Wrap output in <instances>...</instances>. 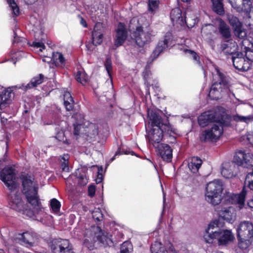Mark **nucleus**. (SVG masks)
I'll return each mask as SVG.
<instances>
[{"instance_id": "nucleus-51", "label": "nucleus", "mask_w": 253, "mask_h": 253, "mask_svg": "<svg viewBox=\"0 0 253 253\" xmlns=\"http://www.w3.org/2000/svg\"><path fill=\"white\" fill-rule=\"evenodd\" d=\"M184 52L186 54L189 55L191 57H192L193 59L194 60H195V61H198L199 56H198V55H197V53L195 52H194V51H192V50H189L188 49H186L184 50Z\"/></svg>"}, {"instance_id": "nucleus-52", "label": "nucleus", "mask_w": 253, "mask_h": 253, "mask_svg": "<svg viewBox=\"0 0 253 253\" xmlns=\"http://www.w3.org/2000/svg\"><path fill=\"white\" fill-rule=\"evenodd\" d=\"M32 46L36 48H39V50L41 52L45 48V45L41 42H33Z\"/></svg>"}, {"instance_id": "nucleus-12", "label": "nucleus", "mask_w": 253, "mask_h": 253, "mask_svg": "<svg viewBox=\"0 0 253 253\" xmlns=\"http://www.w3.org/2000/svg\"><path fill=\"white\" fill-rule=\"evenodd\" d=\"M134 36L136 44L141 47L150 42L151 41V37L154 35L149 29L144 31L142 28L139 26L137 27Z\"/></svg>"}, {"instance_id": "nucleus-10", "label": "nucleus", "mask_w": 253, "mask_h": 253, "mask_svg": "<svg viewBox=\"0 0 253 253\" xmlns=\"http://www.w3.org/2000/svg\"><path fill=\"white\" fill-rule=\"evenodd\" d=\"M0 178L11 191L16 187V173L12 167L7 166L0 172Z\"/></svg>"}, {"instance_id": "nucleus-1", "label": "nucleus", "mask_w": 253, "mask_h": 253, "mask_svg": "<svg viewBox=\"0 0 253 253\" xmlns=\"http://www.w3.org/2000/svg\"><path fill=\"white\" fill-rule=\"evenodd\" d=\"M223 184L220 180H214L207 184L205 192V200L212 205L220 204L222 200L225 202L237 205L239 210L245 206L246 193L244 190L239 194L226 192L222 196Z\"/></svg>"}, {"instance_id": "nucleus-7", "label": "nucleus", "mask_w": 253, "mask_h": 253, "mask_svg": "<svg viewBox=\"0 0 253 253\" xmlns=\"http://www.w3.org/2000/svg\"><path fill=\"white\" fill-rule=\"evenodd\" d=\"M204 239L208 243H212L217 239L219 245H224L233 241L234 236L230 230H223L205 234Z\"/></svg>"}, {"instance_id": "nucleus-47", "label": "nucleus", "mask_w": 253, "mask_h": 253, "mask_svg": "<svg viewBox=\"0 0 253 253\" xmlns=\"http://www.w3.org/2000/svg\"><path fill=\"white\" fill-rule=\"evenodd\" d=\"M78 178L79 184L81 186H84L88 182V179L85 173L79 176Z\"/></svg>"}, {"instance_id": "nucleus-17", "label": "nucleus", "mask_w": 253, "mask_h": 253, "mask_svg": "<svg viewBox=\"0 0 253 253\" xmlns=\"http://www.w3.org/2000/svg\"><path fill=\"white\" fill-rule=\"evenodd\" d=\"M127 37V33L125 25L120 23L116 29V34L114 38V45L116 47L121 46Z\"/></svg>"}, {"instance_id": "nucleus-39", "label": "nucleus", "mask_w": 253, "mask_h": 253, "mask_svg": "<svg viewBox=\"0 0 253 253\" xmlns=\"http://www.w3.org/2000/svg\"><path fill=\"white\" fill-rule=\"evenodd\" d=\"M69 156L67 154H65L61 158V161L62 162L61 168L62 170L64 171H68L69 168L68 167V160Z\"/></svg>"}, {"instance_id": "nucleus-45", "label": "nucleus", "mask_w": 253, "mask_h": 253, "mask_svg": "<svg viewBox=\"0 0 253 253\" xmlns=\"http://www.w3.org/2000/svg\"><path fill=\"white\" fill-rule=\"evenodd\" d=\"M218 222L217 220H214L211 222L209 224V226L207 229L206 230V233L205 234H207L208 233H212V232H214L212 231V230L218 227Z\"/></svg>"}, {"instance_id": "nucleus-15", "label": "nucleus", "mask_w": 253, "mask_h": 253, "mask_svg": "<svg viewBox=\"0 0 253 253\" xmlns=\"http://www.w3.org/2000/svg\"><path fill=\"white\" fill-rule=\"evenodd\" d=\"M238 171V167L233 162H224L220 168V172L225 178H231L235 176Z\"/></svg>"}, {"instance_id": "nucleus-16", "label": "nucleus", "mask_w": 253, "mask_h": 253, "mask_svg": "<svg viewBox=\"0 0 253 253\" xmlns=\"http://www.w3.org/2000/svg\"><path fill=\"white\" fill-rule=\"evenodd\" d=\"M220 120L216 112L212 111L205 112L198 118V123L202 127L208 126L210 123L215 122L217 123Z\"/></svg>"}, {"instance_id": "nucleus-50", "label": "nucleus", "mask_w": 253, "mask_h": 253, "mask_svg": "<svg viewBox=\"0 0 253 253\" xmlns=\"http://www.w3.org/2000/svg\"><path fill=\"white\" fill-rule=\"evenodd\" d=\"M184 52L186 54L189 55L191 57H192L193 59L194 60H195V61H198L199 56H198V55H197V53L195 52H194V51H192V50H189L188 49H186L184 50Z\"/></svg>"}, {"instance_id": "nucleus-28", "label": "nucleus", "mask_w": 253, "mask_h": 253, "mask_svg": "<svg viewBox=\"0 0 253 253\" xmlns=\"http://www.w3.org/2000/svg\"><path fill=\"white\" fill-rule=\"evenodd\" d=\"M217 21L219 24V31L220 34L224 39H229L231 36L230 28L221 19H217Z\"/></svg>"}, {"instance_id": "nucleus-18", "label": "nucleus", "mask_w": 253, "mask_h": 253, "mask_svg": "<svg viewBox=\"0 0 253 253\" xmlns=\"http://www.w3.org/2000/svg\"><path fill=\"white\" fill-rule=\"evenodd\" d=\"M228 19L230 25L234 29L236 36L240 39L246 37L247 36L246 32L242 28V24L239 19L236 17L232 15L230 16Z\"/></svg>"}, {"instance_id": "nucleus-53", "label": "nucleus", "mask_w": 253, "mask_h": 253, "mask_svg": "<svg viewBox=\"0 0 253 253\" xmlns=\"http://www.w3.org/2000/svg\"><path fill=\"white\" fill-rule=\"evenodd\" d=\"M88 195L90 197H93L95 195V187L94 185H90L88 188Z\"/></svg>"}, {"instance_id": "nucleus-32", "label": "nucleus", "mask_w": 253, "mask_h": 253, "mask_svg": "<svg viewBox=\"0 0 253 253\" xmlns=\"http://www.w3.org/2000/svg\"><path fill=\"white\" fill-rule=\"evenodd\" d=\"M64 104L67 110H71L73 108L74 100L68 91H65L64 94Z\"/></svg>"}, {"instance_id": "nucleus-3", "label": "nucleus", "mask_w": 253, "mask_h": 253, "mask_svg": "<svg viewBox=\"0 0 253 253\" xmlns=\"http://www.w3.org/2000/svg\"><path fill=\"white\" fill-rule=\"evenodd\" d=\"M96 243L106 246L111 245L112 241L108 233L98 226H94L85 231L84 243L89 250H92Z\"/></svg>"}, {"instance_id": "nucleus-54", "label": "nucleus", "mask_w": 253, "mask_h": 253, "mask_svg": "<svg viewBox=\"0 0 253 253\" xmlns=\"http://www.w3.org/2000/svg\"><path fill=\"white\" fill-rule=\"evenodd\" d=\"M246 59L250 61V63L253 62V51H248L246 52Z\"/></svg>"}, {"instance_id": "nucleus-19", "label": "nucleus", "mask_w": 253, "mask_h": 253, "mask_svg": "<svg viewBox=\"0 0 253 253\" xmlns=\"http://www.w3.org/2000/svg\"><path fill=\"white\" fill-rule=\"evenodd\" d=\"M157 150L164 161L167 162L171 161L172 158V150L169 145L161 143L158 146Z\"/></svg>"}, {"instance_id": "nucleus-21", "label": "nucleus", "mask_w": 253, "mask_h": 253, "mask_svg": "<svg viewBox=\"0 0 253 253\" xmlns=\"http://www.w3.org/2000/svg\"><path fill=\"white\" fill-rule=\"evenodd\" d=\"M103 29L100 23L96 24L92 33V43L95 46L100 44L103 42Z\"/></svg>"}, {"instance_id": "nucleus-5", "label": "nucleus", "mask_w": 253, "mask_h": 253, "mask_svg": "<svg viewBox=\"0 0 253 253\" xmlns=\"http://www.w3.org/2000/svg\"><path fill=\"white\" fill-rule=\"evenodd\" d=\"M239 247L242 249L248 248L253 240V224L248 221L241 222L237 228Z\"/></svg>"}, {"instance_id": "nucleus-26", "label": "nucleus", "mask_w": 253, "mask_h": 253, "mask_svg": "<svg viewBox=\"0 0 253 253\" xmlns=\"http://www.w3.org/2000/svg\"><path fill=\"white\" fill-rule=\"evenodd\" d=\"M218 214L220 217L228 222L233 221L236 215L235 210L231 207L221 210Z\"/></svg>"}, {"instance_id": "nucleus-42", "label": "nucleus", "mask_w": 253, "mask_h": 253, "mask_svg": "<svg viewBox=\"0 0 253 253\" xmlns=\"http://www.w3.org/2000/svg\"><path fill=\"white\" fill-rule=\"evenodd\" d=\"M73 118L75 119L79 118V120L76 122L77 125L76 126H75V134L76 135H78L79 132L77 130V128H78V126L80 125V123L82 121V120H84V116H83V115H82L80 113H76L74 115V116H73Z\"/></svg>"}, {"instance_id": "nucleus-38", "label": "nucleus", "mask_w": 253, "mask_h": 253, "mask_svg": "<svg viewBox=\"0 0 253 253\" xmlns=\"http://www.w3.org/2000/svg\"><path fill=\"white\" fill-rule=\"evenodd\" d=\"M50 207L54 212L57 213L60 210L61 204L56 199H52L50 201Z\"/></svg>"}, {"instance_id": "nucleus-55", "label": "nucleus", "mask_w": 253, "mask_h": 253, "mask_svg": "<svg viewBox=\"0 0 253 253\" xmlns=\"http://www.w3.org/2000/svg\"><path fill=\"white\" fill-rule=\"evenodd\" d=\"M243 122L249 123L253 121V115H249L247 116H243Z\"/></svg>"}, {"instance_id": "nucleus-36", "label": "nucleus", "mask_w": 253, "mask_h": 253, "mask_svg": "<svg viewBox=\"0 0 253 253\" xmlns=\"http://www.w3.org/2000/svg\"><path fill=\"white\" fill-rule=\"evenodd\" d=\"M10 10L12 11L13 16H17L20 14V10L17 4L14 0H7Z\"/></svg>"}, {"instance_id": "nucleus-46", "label": "nucleus", "mask_w": 253, "mask_h": 253, "mask_svg": "<svg viewBox=\"0 0 253 253\" xmlns=\"http://www.w3.org/2000/svg\"><path fill=\"white\" fill-rule=\"evenodd\" d=\"M56 138L60 141L66 144H69V142L65 136L64 132L62 131L59 132L56 136Z\"/></svg>"}, {"instance_id": "nucleus-25", "label": "nucleus", "mask_w": 253, "mask_h": 253, "mask_svg": "<svg viewBox=\"0 0 253 253\" xmlns=\"http://www.w3.org/2000/svg\"><path fill=\"white\" fill-rule=\"evenodd\" d=\"M9 205L11 209L15 211H22L23 214H24V211L26 209L21 198L17 195H14L12 198L11 201L9 202Z\"/></svg>"}, {"instance_id": "nucleus-22", "label": "nucleus", "mask_w": 253, "mask_h": 253, "mask_svg": "<svg viewBox=\"0 0 253 253\" xmlns=\"http://www.w3.org/2000/svg\"><path fill=\"white\" fill-rule=\"evenodd\" d=\"M18 239L21 240L26 246H33L37 240L36 234L31 232H26L22 234H19Z\"/></svg>"}, {"instance_id": "nucleus-11", "label": "nucleus", "mask_w": 253, "mask_h": 253, "mask_svg": "<svg viewBox=\"0 0 253 253\" xmlns=\"http://www.w3.org/2000/svg\"><path fill=\"white\" fill-rule=\"evenodd\" d=\"M21 178L22 181L23 192L24 194L38 192V183L33 175L22 174Z\"/></svg>"}, {"instance_id": "nucleus-37", "label": "nucleus", "mask_w": 253, "mask_h": 253, "mask_svg": "<svg viewBox=\"0 0 253 253\" xmlns=\"http://www.w3.org/2000/svg\"><path fill=\"white\" fill-rule=\"evenodd\" d=\"M159 4V0H149L148 10L152 13H155L158 9Z\"/></svg>"}, {"instance_id": "nucleus-4", "label": "nucleus", "mask_w": 253, "mask_h": 253, "mask_svg": "<svg viewBox=\"0 0 253 253\" xmlns=\"http://www.w3.org/2000/svg\"><path fill=\"white\" fill-rule=\"evenodd\" d=\"M233 162L238 166H242L247 168L251 167L252 168V171L249 172L246 176L245 184L251 190H253V154L250 153H246L242 150H239L236 152Z\"/></svg>"}, {"instance_id": "nucleus-61", "label": "nucleus", "mask_w": 253, "mask_h": 253, "mask_svg": "<svg viewBox=\"0 0 253 253\" xmlns=\"http://www.w3.org/2000/svg\"><path fill=\"white\" fill-rule=\"evenodd\" d=\"M81 20H80V23L81 25H83V26L84 28H86L87 27V24L85 21V20L82 17H80Z\"/></svg>"}, {"instance_id": "nucleus-59", "label": "nucleus", "mask_w": 253, "mask_h": 253, "mask_svg": "<svg viewBox=\"0 0 253 253\" xmlns=\"http://www.w3.org/2000/svg\"><path fill=\"white\" fill-rule=\"evenodd\" d=\"M103 179V176L102 174L98 173L97 177L96 179V182L97 183H100L102 182Z\"/></svg>"}, {"instance_id": "nucleus-29", "label": "nucleus", "mask_w": 253, "mask_h": 253, "mask_svg": "<svg viewBox=\"0 0 253 253\" xmlns=\"http://www.w3.org/2000/svg\"><path fill=\"white\" fill-rule=\"evenodd\" d=\"M202 164V161L201 159L197 157H193L191 158L188 163V167L191 172L196 173L198 171Z\"/></svg>"}, {"instance_id": "nucleus-27", "label": "nucleus", "mask_w": 253, "mask_h": 253, "mask_svg": "<svg viewBox=\"0 0 253 253\" xmlns=\"http://www.w3.org/2000/svg\"><path fill=\"white\" fill-rule=\"evenodd\" d=\"M13 90L11 87L7 88L0 94V106L9 104L13 98Z\"/></svg>"}, {"instance_id": "nucleus-35", "label": "nucleus", "mask_w": 253, "mask_h": 253, "mask_svg": "<svg viewBox=\"0 0 253 253\" xmlns=\"http://www.w3.org/2000/svg\"><path fill=\"white\" fill-rule=\"evenodd\" d=\"M75 79L78 82L84 85L87 82L88 77L84 71H79L75 75Z\"/></svg>"}, {"instance_id": "nucleus-34", "label": "nucleus", "mask_w": 253, "mask_h": 253, "mask_svg": "<svg viewBox=\"0 0 253 253\" xmlns=\"http://www.w3.org/2000/svg\"><path fill=\"white\" fill-rule=\"evenodd\" d=\"M185 21L189 28H192L198 22L199 19L197 17L195 16H191L188 12H186Z\"/></svg>"}, {"instance_id": "nucleus-64", "label": "nucleus", "mask_w": 253, "mask_h": 253, "mask_svg": "<svg viewBox=\"0 0 253 253\" xmlns=\"http://www.w3.org/2000/svg\"><path fill=\"white\" fill-rule=\"evenodd\" d=\"M37 0H27V2L29 4H32L35 2Z\"/></svg>"}, {"instance_id": "nucleus-58", "label": "nucleus", "mask_w": 253, "mask_h": 253, "mask_svg": "<svg viewBox=\"0 0 253 253\" xmlns=\"http://www.w3.org/2000/svg\"><path fill=\"white\" fill-rule=\"evenodd\" d=\"M93 45H94L93 43H88L86 44V47L90 52H91L94 49Z\"/></svg>"}, {"instance_id": "nucleus-9", "label": "nucleus", "mask_w": 253, "mask_h": 253, "mask_svg": "<svg viewBox=\"0 0 253 253\" xmlns=\"http://www.w3.org/2000/svg\"><path fill=\"white\" fill-rule=\"evenodd\" d=\"M223 127L219 122L213 124L211 129L203 131L200 138L202 141L210 140L215 141L218 140L223 133Z\"/></svg>"}, {"instance_id": "nucleus-40", "label": "nucleus", "mask_w": 253, "mask_h": 253, "mask_svg": "<svg viewBox=\"0 0 253 253\" xmlns=\"http://www.w3.org/2000/svg\"><path fill=\"white\" fill-rule=\"evenodd\" d=\"M132 250V245L129 242H124L121 247V253H129Z\"/></svg>"}, {"instance_id": "nucleus-2", "label": "nucleus", "mask_w": 253, "mask_h": 253, "mask_svg": "<svg viewBox=\"0 0 253 253\" xmlns=\"http://www.w3.org/2000/svg\"><path fill=\"white\" fill-rule=\"evenodd\" d=\"M159 110H148V127L150 126L151 128L148 131L147 136L149 142L154 145V143H159L162 140L164 132L169 133L173 131L172 126L168 122H163Z\"/></svg>"}, {"instance_id": "nucleus-49", "label": "nucleus", "mask_w": 253, "mask_h": 253, "mask_svg": "<svg viewBox=\"0 0 253 253\" xmlns=\"http://www.w3.org/2000/svg\"><path fill=\"white\" fill-rule=\"evenodd\" d=\"M230 98L231 103L235 106H238L239 104L243 103V101L242 100H240L235 97V94L234 93H232V94L230 95Z\"/></svg>"}, {"instance_id": "nucleus-60", "label": "nucleus", "mask_w": 253, "mask_h": 253, "mask_svg": "<svg viewBox=\"0 0 253 253\" xmlns=\"http://www.w3.org/2000/svg\"><path fill=\"white\" fill-rule=\"evenodd\" d=\"M247 137L250 143L253 144V134L252 133H249Z\"/></svg>"}, {"instance_id": "nucleus-24", "label": "nucleus", "mask_w": 253, "mask_h": 253, "mask_svg": "<svg viewBox=\"0 0 253 253\" xmlns=\"http://www.w3.org/2000/svg\"><path fill=\"white\" fill-rule=\"evenodd\" d=\"M44 77L42 75L40 74L39 76H36L32 79L30 82L26 85L24 86L23 84L20 85H16L15 88L22 89L23 90H27L34 87L37 86L38 85L42 84L43 82Z\"/></svg>"}, {"instance_id": "nucleus-43", "label": "nucleus", "mask_w": 253, "mask_h": 253, "mask_svg": "<svg viewBox=\"0 0 253 253\" xmlns=\"http://www.w3.org/2000/svg\"><path fill=\"white\" fill-rule=\"evenodd\" d=\"M201 30L204 33H211V32H215L216 28L212 24H208L203 26Z\"/></svg>"}, {"instance_id": "nucleus-41", "label": "nucleus", "mask_w": 253, "mask_h": 253, "mask_svg": "<svg viewBox=\"0 0 253 253\" xmlns=\"http://www.w3.org/2000/svg\"><path fill=\"white\" fill-rule=\"evenodd\" d=\"M93 218L97 221H100L103 218V214L100 209H95L92 212Z\"/></svg>"}, {"instance_id": "nucleus-62", "label": "nucleus", "mask_w": 253, "mask_h": 253, "mask_svg": "<svg viewBox=\"0 0 253 253\" xmlns=\"http://www.w3.org/2000/svg\"><path fill=\"white\" fill-rule=\"evenodd\" d=\"M248 205L250 208H253V197L248 201Z\"/></svg>"}, {"instance_id": "nucleus-48", "label": "nucleus", "mask_w": 253, "mask_h": 253, "mask_svg": "<svg viewBox=\"0 0 253 253\" xmlns=\"http://www.w3.org/2000/svg\"><path fill=\"white\" fill-rule=\"evenodd\" d=\"M105 66L107 73L110 77H111V72L112 70V62L110 58H107L105 63Z\"/></svg>"}, {"instance_id": "nucleus-23", "label": "nucleus", "mask_w": 253, "mask_h": 253, "mask_svg": "<svg viewBox=\"0 0 253 253\" xmlns=\"http://www.w3.org/2000/svg\"><path fill=\"white\" fill-rule=\"evenodd\" d=\"M173 250V247L170 243L168 244L167 246H165L160 242H155L151 247L152 253H169Z\"/></svg>"}, {"instance_id": "nucleus-63", "label": "nucleus", "mask_w": 253, "mask_h": 253, "mask_svg": "<svg viewBox=\"0 0 253 253\" xmlns=\"http://www.w3.org/2000/svg\"><path fill=\"white\" fill-rule=\"evenodd\" d=\"M90 127L91 128H94L93 129V134H97V129L95 128V126L93 125V124H91L90 126Z\"/></svg>"}, {"instance_id": "nucleus-57", "label": "nucleus", "mask_w": 253, "mask_h": 253, "mask_svg": "<svg viewBox=\"0 0 253 253\" xmlns=\"http://www.w3.org/2000/svg\"><path fill=\"white\" fill-rule=\"evenodd\" d=\"M6 116H8L6 113H2L0 114V120L2 124H4L7 120V117Z\"/></svg>"}, {"instance_id": "nucleus-14", "label": "nucleus", "mask_w": 253, "mask_h": 253, "mask_svg": "<svg viewBox=\"0 0 253 253\" xmlns=\"http://www.w3.org/2000/svg\"><path fill=\"white\" fill-rule=\"evenodd\" d=\"M172 36L171 33H167L164 37V40L160 41L158 45L151 55L153 59L156 58L159 54L164 50L171 45Z\"/></svg>"}, {"instance_id": "nucleus-6", "label": "nucleus", "mask_w": 253, "mask_h": 253, "mask_svg": "<svg viewBox=\"0 0 253 253\" xmlns=\"http://www.w3.org/2000/svg\"><path fill=\"white\" fill-rule=\"evenodd\" d=\"M216 73L214 74L213 78L216 80L211 85L209 91V96L213 100L218 99L220 97V93L223 89L228 87L227 81L223 75L217 68H215Z\"/></svg>"}, {"instance_id": "nucleus-20", "label": "nucleus", "mask_w": 253, "mask_h": 253, "mask_svg": "<svg viewBox=\"0 0 253 253\" xmlns=\"http://www.w3.org/2000/svg\"><path fill=\"white\" fill-rule=\"evenodd\" d=\"M232 62L234 67L241 71H247L251 67L249 60L243 57H232Z\"/></svg>"}, {"instance_id": "nucleus-31", "label": "nucleus", "mask_w": 253, "mask_h": 253, "mask_svg": "<svg viewBox=\"0 0 253 253\" xmlns=\"http://www.w3.org/2000/svg\"><path fill=\"white\" fill-rule=\"evenodd\" d=\"M170 18L173 22L182 24L183 22L181 10L178 8L173 9L170 13Z\"/></svg>"}, {"instance_id": "nucleus-30", "label": "nucleus", "mask_w": 253, "mask_h": 253, "mask_svg": "<svg viewBox=\"0 0 253 253\" xmlns=\"http://www.w3.org/2000/svg\"><path fill=\"white\" fill-rule=\"evenodd\" d=\"M52 60L56 67H63L66 64V60L63 54L60 52H53L52 53Z\"/></svg>"}, {"instance_id": "nucleus-33", "label": "nucleus", "mask_w": 253, "mask_h": 253, "mask_svg": "<svg viewBox=\"0 0 253 253\" xmlns=\"http://www.w3.org/2000/svg\"><path fill=\"white\" fill-rule=\"evenodd\" d=\"M212 3V9L217 14L222 15L224 10L221 0H211Z\"/></svg>"}, {"instance_id": "nucleus-44", "label": "nucleus", "mask_w": 253, "mask_h": 253, "mask_svg": "<svg viewBox=\"0 0 253 253\" xmlns=\"http://www.w3.org/2000/svg\"><path fill=\"white\" fill-rule=\"evenodd\" d=\"M230 3H232L233 0H228ZM242 4L244 9L248 12L249 10H251L252 2L250 0H242Z\"/></svg>"}, {"instance_id": "nucleus-8", "label": "nucleus", "mask_w": 253, "mask_h": 253, "mask_svg": "<svg viewBox=\"0 0 253 253\" xmlns=\"http://www.w3.org/2000/svg\"><path fill=\"white\" fill-rule=\"evenodd\" d=\"M25 195L32 210L26 208L24 211V214L29 217L36 216L42 211V204L38 196V192L28 193Z\"/></svg>"}, {"instance_id": "nucleus-13", "label": "nucleus", "mask_w": 253, "mask_h": 253, "mask_svg": "<svg viewBox=\"0 0 253 253\" xmlns=\"http://www.w3.org/2000/svg\"><path fill=\"white\" fill-rule=\"evenodd\" d=\"M51 249L53 253H74L72 246L68 240H54Z\"/></svg>"}, {"instance_id": "nucleus-56", "label": "nucleus", "mask_w": 253, "mask_h": 253, "mask_svg": "<svg viewBox=\"0 0 253 253\" xmlns=\"http://www.w3.org/2000/svg\"><path fill=\"white\" fill-rule=\"evenodd\" d=\"M243 116H241V115L237 114L235 115H233L232 116V119L234 121H235L236 122H243L242 120H243Z\"/></svg>"}]
</instances>
